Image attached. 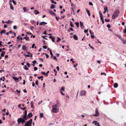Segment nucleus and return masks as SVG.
Returning <instances> with one entry per match:
<instances>
[{"label": "nucleus", "instance_id": "nucleus-1", "mask_svg": "<svg viewBox=\"0 0 126 126\" xmlns=\"http://www.w3.org/2000/svg\"><path fill=\"white\" fill-rule=\"evenodd\" d=\"M52 111L54 113L58 112L59 110V105L57 104L52 106Z\"/></svg>", "mask_w": 126, "mask_h": 126}, {"label": "nucleus", "instance_id": "nucleus-2", "mask_svg": "<svg viewBox=\"0 0 126 126\" xmlns=\"http://www.w3.org/2000/svg\"><path fill=\"white\" fill-rule=\"evenodd\" d=\"M119 13L120 12L118 10H115L112 15V18L113 19H115L118 16Z\"/></svg>", "mask_w": 126, "mask_h": 126}, {"label": "nucleus", "instance_id": "nucleus-3", "mask_svg": "<svg viewBox=\"0 0 126 126\" xmlns=\"http://www.w3.org/2000/svg\"><path fill=\"white\" fill-rule=\"evenodd\" d=\"M17 121L18 123V124H19L21 123H22V124L24 123L26 121H25L24 119H23V118H20L18 119Z\"/></svg>", "mask_w": 126, "mask_h": 126}, {"label": "nucleus", "instance_id": "nucleus-4", "mask_svg": "<svg viewBox=\"0 0 126 126\" xmlns=\"http://www.w3.org/2000/svg\"><path fill=\"white\" fill-rule=\"evenodd\" d=\"M32 119H31L28 121L26 122L24 126H31L32 125Z\"/></svg>", "mask_w": 126, "mask_h": 126}, {"label": "nucleus", "instance_id": "nucleus-5", "mask_svg": "<svg viewBox=\"0 0 126 126\" xmlns=\"http://www.w3.org/2000/svg\"><path fill=\"white\" fill-rule=\"evenodd\" d=\"M95 114L93 115V116H98L99 115V113L97 108H96L95 109Z\"/></svg>", "mask_w": 126, "mask_h": 126}, {"label": "nucleus", "instance_id": "nucleus-6", "mask_svg": "<svg viewBox=\"0 0 126 126\" xmlns=\"http://www.w3.org/2000/svg\"><path fill=\"white\" fill-rule=\"evenodd\" d=\"M86 92L84 90H82L81 91L80 95L82 96V95H86Z\"/></svg>", "mask_w": 126, "mask_h": 126}, {"label": "nucleus", "instance_id": "nucleus-7", "mask_svg": "<svg viewBox=\"0 0 126 126\" xmlns=\"http://www.w3.org/2000/svg\"><path fill=\"white\" fill-rule=\"evenodd\" d=\"M12 78L14 79L16 82H19L20 81L18 79L19 78V77L17 78L16 77H13Z\"/></svg>", "mask_w": 126, "mask_h": 126}, {"label": "nucleus", "instance_id": "nucleus-8", "mask_svg": "<svg viewBox=\"0 0 126 126\" xmlns=\"http://www.w3.org/2000/svg\"><path fill=\"white\" fill-rule=\"evenodd\" d=\"M93 124H94L95 125V126H100V125L99 124V123L98 122H97L96 121H94L93 122Z\"/></svg>", "mask_w": 126, "mask_h": 126}, {"label": "nucleus", "instance_id": "nucleus-9", "mask_svg": "<svg viewBox=\"0 0 126 126\" xmlns=\"http://www.w3.org/2000/svg\"><path fill=\"white\" fill-rule=\"evenodd\" d=\"M79 22H80V27H81V28L82 29L84 27V26L83 24V22H81L80 21Z\"/></svg>", "mask_w": 126, "mask_h": 126}, {"label": "nucleus", "instance_id": "nucleus-10", "mask_svg": "<svg viewBox=\"0 0 126 126\" xmlns=\"http://www.w3.org/2000/svg\"><path fill=\"white\" fill-rule=\"evenodd\" d=\"M49 13L50 14H51V15L53 16H56V14L54 13V12H53L52 11H49Z\"/></svg>", "mask_w": 126, "mask_h": 126}, {"label": "nucleus", "instance_id": "nucleus-11", "mask_svg": "<svg viewBox=\"0 0 126 126\" xmlns=\"http://www.w3.org/2000/svg\"><path fill=\"white\" fill-rule=\"evenodd\" d=\"M47 24V22H42L40 23L39 25H44Z\"/></svg>", "mask_w": 126, "mask_h": 126}, {"label": "nucleus", "instance_id": "nucleus-12", "mask_svg": "<svg viewBox=\"0 0 126 126\" xmlns=\"http://www.w3.org/2000/svg\"><path fill=\"white\" fill-rule=\"evenodd\" d=\"M23 117V119H24L25 121H26L28 118L27 115H24Z\"/></svg>", "mask_w": 126, "mask_h": 126}, {"label": "nucleus", "instance_id": "nucleus-13", "mask_svg": "<svg viewBox=\"0 0 126 126\" xmlns=\"http://www.w3.org/2000/svg\"><path fill=\"white\" fill-rule=\"evenodd\" d=\"M73 38L75 40H78V37L75 34L74 35Z\"/></svg>", "mask_w": 126, "mask_h": 126}, {"label": "nucleus", "instance_id": "nucleus-14", "mask_svg": "<svg viewBox=\"0 0 126 126\" xmlns=\"http://www.w3.org/2000/svg\"><path fill=\"white\" fill-rule=\"evenodd\" d=\"M23 9L24 12H26V11H29V9H26V8L25 7H24L23 8Z\"/></svg>", "mask_w": 126, "mask_h": 126}, {"label": "nucleus", "instance_id": "nucleus-15", "mask_svg": "<svg viewBox=\"0 0 126 126\" xmlns=\"http://www.w3.org/2000/svg\"><path fill=\"white\" fill-rule=\"evenodd\" d=\"M118 86V84L117 83H115L114 85V87L115 88H117Z\"/></svg>", "mask_w": 126, "mask_h": 126}, {"label": "nucleus", "instance_id": "nucleus-16", "mask_svg": "<svg viewBox=\"0 0 126 126\" xmlns=\"http://www.w3.org/2000/svg\"><path fill=\"white\" fill-rule=\"evenodd\" d=\"M121 40L124 44H126V40H124V38H123Z\"/></svg>", "mask_w": 126, "mask_h": 126}, {"label": "nucleus", "instance_id": "nucleus-17", "mask_svg": "<svg viewBox=\"0 0 126 126\" xmlns=\"http://www.w3.org/2000/svg\"><path fill=\"white\" fill-rule=\"evenodd\" d=\"M33 114L32 113H29L28 115V117L29 118L31 117L32 116Z\"/></svg>", "mask_w": 126, "mask_h": 126}, {"label": "nucleus", "instance_id": "nucleus-18", "mask_svg": "<svg viewBox=\"0 0 126 126\" xmlns=\"http://www.w3.org/2000/svg\"><path fill=\"white\" fill-rule=\"evenodd\" d=\"M55 8V6L53 4H52L50 7L51 9H54Z\"/></svg>", "mask_w": 126, "mask_h": 126}, {"label": "nucleus", "instance_id": "nucleus-19", "mask_svg": "<svg viewBox=\"0 0 126 126\" xmlns=\"http://www.w3.org/2000/svg\"><path fill=\"white\" fill-rule=\"evenodd\" d=\"M26 37H25L23 38V39H25L27 41H28L29 40V38L28 37H27V35H26Z\"/></svg>", "mask_w": 126, "mask_h": 126}, {"label": "nucleus", "instance_id": "nucleus-20", "mask_svg": "<svg viewBox=\"0 0 126 126\" xmlns=\"http://www.w3.org/2000/svg\"><path fill=\"white\" fill-rule=\"evenodd\" d=\"M24 55L26 57H32V54H26V55Z\"/></svg>", "mask_w": 126, "mask_h": 126}, {"label": "nucleus", "instance_id": "nucleus-21", "mask_svg": "<svg viewBox=\"0 0 126 126\" xmlns=\"http://www.w3.org/2000/svg\"><path fill=\"white\" fill-rule=\"evenodd\" d=\"M6 32V31L4 30H3L1 31V32H0V33L1 34H2L3 33H5Z\"/></svg>", "mask_w": 126, "mask_h": 126}, {"label": "nucleus", "instance_id": "nucleus-22", "mask_svg": "<svg viewBox=\"0 0 126 126\" xmlns=\"http://www.w3.org/2000/svg\"><path fill=\"white\" fill-rule=\"evenodd\" d=\"M65 90V88L63 86L60 89V92L62 91H64Z\"/></svg>", "mask_w": 126, "mask_h": 126}, {"label": "nucleus", "instance_id": "nucleus-23", "mask_svg": "<svg viewBox=\"0 0 126 126\" xmlns=\"http://www.w3.org/2000/svg\"><path fill=\"white\" fill-rule=\"evenodd\" d=\"M17 39L19 40H22V38L21 37H20L19 36H18L16 37Z\"/></svg>", "mask_w": 126, "mask_h": 126}, {"label": "nucleus", "instance_id": "nucleus-24", "mask_svg": "<svg viewBox=\"0 0 126 126\" xmlns=\"http://www.w3.org/2000/svg\"><path fill=\"white\" fill-rule=\"evenodd\" d=\"M22 49L24 50H26V46L25 45H23L22 47Z\"/></svg>", "mask_w": 126, "mask_h": 126}, {"label": "nucleus", "instance_id": "nucleus-25", "mask_svg": "<svg viewBox=\"0 0 126 126\" xmlns=\"http://www.w3.org/2000/svg\"><path fill=\"white\" fill-rule=\"evenodd\" d=\"M5 52L2 51L1 53V56L2 57H3L4 55V54L5 53Z\"/></svg>", "mask_w": 126, "mask_h": 126}, {"label": "nucleus", "instance_id": "nucleus-26", "mask_svg": "<svg viewBox=\"0 0 126 126\" xmlns=\"http://www.w3.org/2000/svg\"><path fill=\"white\" fill-rule=\"evenodd\" d=\"M10 9H12V10H14V8L13 7V6L12 4H10Z\"/></svg>", "mask_w": 126, "mask_h": 126}, {"label": "nucleus", "instance_id": "nucleus-27", "mask_svg": "<svg viewBox=\"0 0 126 126\" xmlns=\"http://www.w3.org/2000/svg\"><path fill=\"white\" fill-rule=\"evenodd\" d=\"M34 12L36 15L39 14V12L37 10H35Z\"/></svg>", "mask_w": 126, "mask_h": 126}, {"label": "nucleus", "instance_id": "nucleus-28", "mask_svg": "<svg viewBox=\"0 0 126 126\" xmlns=\"http://www.w3.org/2000/svg\"><path fill=\"white\" fill-rule=\"evenodd\" d=\"M86 11L87 13V14H88L89 16H90V12L88 11L86 8Z\"/></svg>", "mask_w": 126, "mask_h": 126}, {"label": "nucleus", "instance_id": "nucleus-29", "mask_svg": "<svg viewBox=\"0 0 126 126\" xmlns=\"http://www.w3.org/2000/svg\"><path fill=\"white\" fill-rule=\"evenodd\" d=\"M24 69L25 70H28L29 69V68H27V66L26 65H25L24 66Z\"/></svg>", "mask_w": 126, "mask_h": 126}, {"label": "nucleus", "instance_id": "nucleus-30", "mask_svg": "<svg viewBox=\"0 0 126 126\" xmlns=\"http://www.w3.org/2000/svg\"><path fill=\"white\" fill-rule=\"evenodd\" d=\"M125 27V29L123 30V33H126V27L125 25H124Z\"/></svg>", "mask_w": 126, "mask_h": 126}, {"label": "nucleus", "instance_id": "nucleus-31", "mask_svg": "<svg viewBox=\"0 0 126 126\" xmlns=\"http://www.w3.org/2000/svg\"><path fill=\"white\" fill-rule=\"evenodd\" d=\"M44 114L43 113H40V117L41 118L43 117Z\"/></svg>", "mask_w": 126, "mask_h": 126}, {"label": "nucleus", "instance_id": "nucleus-32", "mask_svg": "<svg viewBox=\"0 0 126 126\" xmlns=\"http://www.w3.org/2000/svg\"><path fill=\"white\" fill-rule=\"evenodd\" d=\"M70 25L72 27H74L73 25V24L71 21H70Z\"/></svg>", "mask_w": 126, "mask_h": 126}, {"label": "nucleus", "instance_id": "nucleus-33", "mask_svg": "<svg viewBox=\"0 0 126 126\" xmlns=\"http://www.w3.org/2000/svg\"><path fill=\"white\" fill-rule=\"evenodd\" d=\"M118 37L121 40H122V39L123 38H122L121 36H120V35H118V36L117 37Z\"/></svg>", "mask_w": 126, "mask_h": 126}, {"label": "nucleus", "instance_id": "nucleus-34", "mask_svg": "<svg viewBox=\"0 0 126 126\" xmlns=\"http://www.w3.org/2000/svg\"><path fill=\"white\" fill-rule=\"evenodd\" d=\"M75 24L77 28H78L79 26V22H76Z\"/></svg>", "mask_w": 126, "mask_h": 126}, {"label": "nucleus", "instance_id": "nucleus-35", "mask_svg": "<svg viewBox=\"0 0 126 126\" xmlns=\"http://www.w3.org/2000/svg\"><path fill=\"white\" fill-rule=\"evenodd\" d=\"M44 54H45L46 55V58H48L49 56L46 53H43V55Z\"/></svg>", "mask_w": 126, "mask_h": 126}, {"label": "nucleus", "instance_id": "nucleus-36", "mask_svg": "<svg viewBox=\"0 0 126 126\" xmlns=\"http://www.w3.org/2000/svg\"><path fill=\"white\" fill-rule=\"evenodd\" d=\"M47 36L45 35L44 36H42V37L44 39H45L47 40V38H45V37H47Z\"/></svg>", "mask_w": 126, "mask_h": 126}, {"label": "nucleus", "instance_id": "nucleus-37", "mask_svg": "<svg viewBox=\"0 0 126 126\" xmlns=\"http://www.w3.org/2000/svg\"><path fill=\"white\" fill-rule=\"evenodd\" d=\"M26 64L28 66V67H30L31 66L30 64V63H27Z\"/></svg>", "mask_w": 126, "mask_h": 126}, {"label": "nucleus", "instance_id": "nucleus-38", "mask_svg": "<svg viewBox=\"0 0 126 126\" xmlns=\"http://www.w3.org/2000/svg\"><path fill=\"white\" fill-rule=\"evenodd\" d=\"M57 38L58 39V40H57V42H58L59 41H61V39L60 37H57Z\"/></svg>", "mask_w": 126, "mask_h": 126}, {"label": "nucleus", "instance_id": "nucleus-39", "mask_svg": "<svg viewBox=\"0 0 126 126\" xmlns=\"http://www.w3.org/2000/svg\"><path fill=\"white\" fill-rule=\"evenodd\" d=\"M50 54L51 55V57H52L53 56V54H52V51H51V50H50Z\"/></svg>", "mask_w": 126, "mask_h": 126}, {"label": "nucleus", "instance_id": "nucleus-40", "mask_svg": "<svg viewBox=\"0 0 126 126\" xmlns=\"http://www.w3.org/2000/svg\"><path fill=\"white\" fill-rule=\"evenodd\" d=\"M55 18L56 19L57 21H58L59 19H60V18H59V17L56 16L55 17Z\"/></svg>", "mask_w": 126, "mask_h": 126}, {"label": "nucleus", "instance_id": "nucleus-41", "mask_svg": "<svg viewBox=\"0 0 126 126\" xmlns=\"http://www.w3.org/2000/svg\"><path fill=\"white\" fill-rule=\"evenodd\" d=\"M38 81L37 80L35 81V84L37 85L38 84Z\"/></svg>", "mask_w": 126, "mask_h": 126}, {"label": "nucleus", "instance_id": "nucleus-42", "mask_svg": "<svg viewBox=\"0 0 126 126\" xmlns=\"http://www.w3.org/2000/svg\"><path fill=\"white\" fill-rule=\"evenodd\" d=\"M17 28V27L16 25H14L13 26V29L15 30Z\"/></svg>", "mask_w": 126, "mask_h": 126}, {"label": "nucleus", "instance_id": "nucleus-43", "mask_svg": "<svg viewBox=\"0 0 126 126\" xmlns=\"http://www.w3.org/2000/svg\"><path fill=\"white\" fill-rule=\"evenodd\" d=\"M100 19L101 21L104 20L103 18V16H100Z\"/></svg>", "mask_w": 126, "mask_h": 126}, {"label": "nucleus", "instance_id": "nucleus-44", "mask_svg": "<svg viewBox=\"0 0 126 126\" xmlns=\"http://www.w3.org/2000/svg\"><path fill=\"white\" fill-rule=\"evenodd\" d=\"M101 75H105V76H106V73H101Z\"/></svg>", "mask_w": 126, "mask_h": 126}, {"label": "nucleus", "instance_id": "nucleus-45", "mask_svg": "<svg viewBox=\"0 0 126 126\" xmlns=\"http://www.w3.org/2000/svg\"><path fill=\"white\" fill-rule=\"evenodd\" d=\"M38 68L37 67H35L34 68V71H36L37 70Z\"/></svg>", "mask_w": 126, "mask_h": 126}, {"label": "nucleus", "instance_id": "nucleus-46", "mask_svg": "<svg viewBox=\"0 0 126 126\" xmlns=\"http://www.w3.org/2000/svg\"><path fill=\"white\" fill-rule=\"evenodd\" d=\"M55 38L54 37H53L52 39H51L52 41L53 42H55Z\"/></svg>", "mask_w": 126, "mask_h": 126}, {"label": "nucleus", "instance_id": "nucleus-47", "mask_svg": "<svg viewBox=\"0 0 126 126\" xmlns=\"http://www.w3.org/2000/svg\"><path fill=\"white\" fill-rule=\"evenodd\" d=\"M89 4L90 5H91L92 6L93 5V3H92V2H89Z\"/></svg>", "mask_w": 126, "mask_h": 126}, {"label": "nucleus", "instance_id": "nucleus-48", "mask_svg": "<svg viewBox=\"0 0 126 126\" xmlns=\"http://www.w3.org/2000/svg\"><path fill=\"white\" fill-rule=\"evenodd\" d=\"M12 1L13 3L15 5H16V2L14 0H12Z\"/></svg>", "mask_w": 126, "mask_h": 126}, {"label": "nucleus", "instance_id": "nucleus-49", "mask_svg": "<svg viewBox=\"0 0 126 126\" xmlns=\"http://www.w3.org/2000/svg\"><path fill=\"white\" fill-rule=\"evenodd\" d=\"M105 20L106 22H108L110 21V19H105Z\"/></svg>", "mask_w": 126, "mask_h": 126}, {"label": "nucleus", "instance_id": "nucleus-50", "mask_svg": "<svg viewBox=\"0 0 126 126\" xmlns=\"http://www.w3.org/2000/svg\"><path fill=\"white\" fill-rule=\"evenodd\" d=\"M27 110H25L24 112V115H27Z\"/></svg>", "mask_w": 126, "mask_h": 126}, {"label": "nucleus", "instance_id": "nucleus-51", "mask_svg": "<svg viewBox=\"0 0 126 126\" xmlns=\"http://www.w3.org/2000/svg\"><path fill=\"white\" fill-rule=\"evenodd\" d=\"M10 20H8V21H6L5 22V23H9L10 22Z\"/></svg>", "mask_w": 126, "mask_h": 126}, {"label": "nucleus", "instance_id": "nucleus-52", "mask_svg": "<svg viewBox=\"0 0 126 126\" xmlns=\"http://www.w3.org/2000/svg\"><path fill=\"white\" fill-rule=\"evenodd\" d=\"M43 76L38 77V79H41V78H43Z\"/></svg>", "mask_w": 126, "mask_h": 126}, {"label": "nucleus", "instance_id": "nucleus-53", "mask_svg": "<svg viewBox=\"0 0 126 126\" xmlns=\"http://www.w3.org/2000/svg\"><path fill=\"white\" fill-rule=\"evenodd\" d=\"M20 109H21L22 110H24L26 109V107H25L24 108H20Z\"/></svg>", "mask_w": 126, "mask_h": 126}, {"label": "nucleus", "instance_id": "nucleus-54", "mask_svg": "<svg viewBox=\"0 0 126 126\" xmlns=\"http://www.w3.org/2000/svg\"><path fill=\"white\" fill-rule=\"evenodd\" d=\"M107 26L109 28H110V25L109 24H108L107 25Z\"/></svg>", "mask_w": 126, "mask_h": 126}, {"label": "nucleus", "instance_id": "nucleus-55", "mask_svg": "<svg viewBox=\"0 0 126 126\" xmlns=\"http://www.w3.org/2000/svg\"><path fill=\"white\" fill-rule=\"evenodd\" d=\"M89 46L90 47V48H91L92 49H94V48L93 47H92L91 46V45H90V44H89Z\"/></svg>", "mask_w": 126, "mask_h": 126}, {"label": "nucleus", "instance_id": "nucleus-56", "mask_svg": "<svg viewBox=\"0 0 126 126\" xmlns=\"http://www.w3.org/2000/svg\"><path fill=\"white\" fill-rule=\"evenodd\" d=\"M53 58H54V59L56 60V61H57V59L56 58V56H53Z\"/></svg>", "mask_w": 126, "mask_h": 126}, {"label": "nucleus", "instance_id": "nucleus-57", "mask_svg": "<svg viewBox=\"0 0 126 126\" xmlns=\"http://www.w3.org/2000/svg\"><path fill=\"white\" fill-rule=\"evenodd\" d=\"M104 10L105 11H106L107 10V7H105L104 8Z\"/></svg>", "mask_w": 126, "mask_h": 126}, {"label": "nucleus", "instance_id": "nucleus-58", "mask_svg": "<svg viewBox=\"0 0 126 126\" xmlns=\"http://www.w3.org/2000/svg\"><path fill=\"white\" fill-rule=\"evenodd\" d=\"M34 28V27L33 26H31V30H32Z\"/></svg>", "mask_w": 126, "mask_h": 126}, {"label": "nucleus", "instance_id": "nucleus-59", "mask_svg": "<svg viewBox=\"0 0 126 126\" xmlns=\"http://www.w3.org/2000/svg\"><path fill=\"white\" fill-rule=\"evenodd\" d=\"M56 68L58 71H59V70L60 68L59 66H57L56 67Z\"/></svg>", "mask_w": 126, "mask_h": 126}, {"label": "nucleus", "instance_id": "nucleus-60", "mask_svg": "<svg viewBox=\"0 0 126 126\" xmlns=\"http://www.w3.org/2000/svg\"><path fill=\"white\" fill-rule=\"evenodd\" d=\"M35 45V43H33V44L32 45V48H33L34 47V46Z\"/></svg>", "mask_w": 126, "mask_h": 126}, {"label": "nucleus", "instance_id": "nucleus-61", "mask_svg": "<svg viewBox=\"0 0 126 126\" xmlns=\"http://www.w3.org/2000/svg\"><path fill=\"white\" fill-rule=\"evenodd\" d=\"M23 84L24 85L25 84V80H23Z\"/></svg>", "mask_w": 126, "mask_h": 126}, {"label": "nucleus", "instance_id": "nucleus-62", "mask_svg": "<svg viewBox=\"0 0 126 126\" xmlns=\"http://www.w3.org/2000/svg\"><path fill=\"white\" fill-rule=\"evenodd\" d=\"M49 71H47L46 73H45V75H46V76H47L48 75L47 74L48 73H49Z\"/></svg>", "mask_w": 126, "mask_h": 126}, {"label": "nucleus", "instance_id": "nucleus-63", "mask_svg": "<svg viewBox=\"0 0 126 126\" xmlns=\"http://www.w3.org/2000/svg\"><path fill=\"white\" fill-rule=\"evenodd\" d=\"M60 93H61V94L62 95H65V94H64V93H63V92H62V91L60 92Z\"/></svg>", "mask_w": 126, "mask_h": 126}, {"label": "nucleus", "instance_id": "nucleus-64", "mask_svg": "<svg viewBox=\"0 0 126 126\" xmlns=\"http://www.w3.org/2000/svg\"><path fill=\"white\" fill-rule=\"evenodd\" d=\"M32 63H33L35 64L36 63H37V62L36 61L34 60L32 62Z\"/></svg>", "mask_w": 126, "mask_h": 126}]
</instances>
